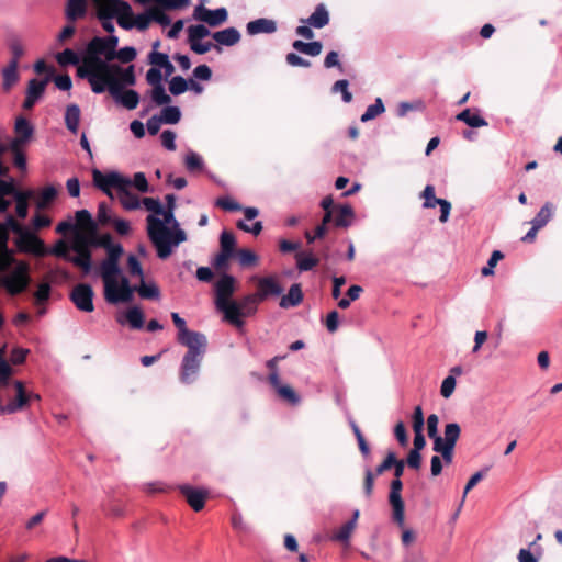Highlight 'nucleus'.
I'll list each match as a JSON object with an SVG mask.
<instances>
[{"label": "nucleus", "mask_w": 562, "mask_h": 562, "mask_svg": "<svg viewBox=\"0 0 562 562\" xmlns=\"http://www.w3.org/2000/svg\"><path fill=\"white\" fill-rule=\"evenodd\" d=\"M14 134L15 136L10 144V149L24 147L33 137L34 127L29 120L23 116H19L15 120Z\"/></svg>", "instance_id": "21"}, {"label": "nucleus", "mask_w": 562, "mask_h": 562, "mask_svg": "<svg viewBox=\"0 0 562 562\" xmlns=\"http://www.w3.org/2000/svg\"><path fill=\"white\" fill-rule=\"evenodd\" d=\"M220 243H221V250L229 252L232 255L234 254L236 239L232 233H229L227 231L222 232Z\"/></svg>", "instance_id": "53"}, {"label": "nucleus", "mask_w": 562, "mask_h": 562, "mask_svg": "<svg viewBox=\"0 0 562 562\" xmlns=\"http://www.w3.org/2000/svg\"><path fill=\"white\" fill-rule=\"evenodd\" d=\"M100 247L106 250V257L110 258L112 254H116V262L124 252L122 245L113 244L112 236L110 234H98V227L87 233L76 231V234L70 243V248L76 252L74 258V266L79 268L83 276L90 273L92 269V251L91 248Z\"/></svg>", "instance_id": "2"}, {"label": "nucleus", "mask_w": 562, "mask_h": 562, "mask_svg": "<svg viewBox=\"0 0 562 562\" xmlns=\"http://www.w3.org/2000/svg\"><path fill=\"white\" fill-rule=\"evenodd\" d=\"M97 8L98 18H117V22L122 27L128 29L134 26L140 30V13L133 16L132 24L125 21V16L131 14V7L123 0H93Z\"/></svg>", "instance_id": "8"}, {"label": "nucleus", "mask_w": 562, "mask_h": 562, "mask_svg": "<svg viewBox=\"0 0 562 562\" xmlns=\"http://www.w3.org/2000/svg\"><path fill=\"white\" fill-rule=\"evenodd\" d=\"M212 37L220 45L233 46L239 42L240 33L235 27H227L213 33Z\"/></svg>", "instance_id": "30"}, {"label": "nucleus", "mask_w": 562, "mask_h": 562, "mask_svg": "<svg viewBox=\"0 0 562 562\" xmlns=\"http://www.w3.org/2000/svg\"><path fill=\"white\" fill-rule=\"evenodd\" d=\"M97 220L103 226L110 225L112 223L113 217L111 216L110 210L105 202H101L99 204Z\"/></svg>", "instance_id": "60"}, {"label": "nucleus", "mask_w": 562, "mask_h": 562, "mask_svg": "<svg viewBox=\"0 0 562 562\" xmlns=\"http://www.w3.org/2000/svg\"><path fill=\"white\" fill-rule=\"evenodd\" d=\"M385 111V106L383 104V101L381 98H376L375 99V102L371 105H369L367 108V110L364 111V113L361 115V122H369L373 119H375L376 116L381 115L382 113H384Z\"/></svg>", "instance_id": "45"}, {"label": "nucleus", "mask_w": 562, "mask_h": 562, "mask_svg": "<svg viewBox=\"0 0 562 562\" xmlns=\"http://www.w3.org/2000/svg\"><path fill=\"white\" fill-rule=\"evenodd\" d=\"M119 70L120 66L108 64L102 58H94L86 54L82 65L77 69V75L88 79L94 93H103L106 89L110 93H115Z\"/></svg>", "instance_id": "5"}, {"label": "nucleus", "mask_w": 562, "mask_h": 562, "mask_svg": "<svg viewBox=\"0 0 562 562\" xmlns=\"http://www.w3.org/2000/svg\"><path fill=\"white\" fill-rule=\"evenodd\" d=\"M70 250V245H68L64 239L57 240L52 248L47 249L48 255H53L57 258H63L64 260L71 262L74 265V258H76V255L71 256L69 254Z\"/></svg>", "instance_id": "41"}, {"label": "nucleus", "mask_w": 562, "mask_h": 562, "mask_svg": "<svg viewBox=\"0 0 562 562\" xmlns=\"http://www.w3.org/2000/svg\"><path fill=\"white\" fill-rule=\"evenodd\" d=\"M355 529V522L347 521L331 536V540L348 544Z\"/></svg>", "instance_id": "43"}, {"label": "nucleus", "mask_w": 562, "mask_h": 562, "mask_svg": "<svg viewBox=\"0 0 562 562\" xmlns=\"http://www.w3.org/2000/svg\"><path fill=\"white\" fill-rule=\"evenodd\" d=\"M215 205L226 211H240L243 209L239 203L228 196L218 198Z\"/></svg>", "instance_id": "63"}, {"label": "nucleus", "mask_w": 562, "mask_h": 562, "mask_svg": "<svg viewBox=\"0 0 562 562\" xmlns=\"http://www.w3.org/2000/svg\"><path fill=\"white\" fill-rule=\"evenodd\" d=\"M117 42L119 40L114 35H110L108 37H93L87 46L86 54L94 58H101V56H103V60L110 64L114 60Z\"/></svg>", "instance_id": "13"}, {"label": "nucleus", "mask_w": 562, "mask_h": 562, "mask_svg": "<svg viewBox=\"0 0 562 562\" xmlns=\"http://www.w3.org/2000/svg\"><path fill=\"white\" fill-rule=\"evenodd\" d=\"M87 12L86 0H68L66 8V16L69 21H76L83 18Z\"/></svg>", "instance_id": "36"}, {"label": "nucleus", "mask_w": 562, "mask_h": 562, "mask_svg": "<svg viewBox=\"0 0 562 562\" xmlns=\"http://www.w3.org/2000/svg\"><path fill=\"white\" fill-rule=\"evenodd\" d=\"M93 295L91 285L80 283L71 290L70 300L79 311L90 313L94 310Z\"/></svg>", "instance_id": "18"}, {"label": "nucleus", "mask_w": 562, "mask_h": 562, "mask_svg": "<svg viewBox=\"0 0 562 562\" xmlns=\"http://www.w3.org/2000/svg\"><path fill=\"white\" fill-rule=\"evenodd\" d=\"M422 198L425 200L423 206L425 209H432L436 205L440 206V217L439 221L441 223H446L449 218L451 211V203L445 199L435 196V188L431 184H427L422 192Z\"/></svg>", "instance_id": "20"}, {"label": "nucleus", "mask_w": 562, "mask_h": 562, "mask_svg": "<svg viewBox=\"0 0 562 562\" xmlns=\"http://www.w3.org/2000/svg\"><path fill=\"white\" fill-rule=\"evenodd\" d=\"M115 319L120 325H128L132 329H140V306H133L117 312Z\"/></svg>", "instance_id": "26"}, {"label": "nucleus", "mask_w": 562, "mask_h": 562, "mask_svg": "<svg viewBox=\"0 0 562 562\" xmlns=\"http://www.w3.org/2000/svg\"><path fill=\"white\" fill-rule=\"evenodd\" d=\"M160 296L159 288L154 282H145L143 280V300H158Z\"/></svg>", "instance_id": "57"}, {"label": "nucleus", "mask_w": 562, "mask_h": 562, "mask_svg": "<svg viewBox=\"0 0 562 562\" xmlns=\"http://www.w3.org/2000/svg\"><path fill=\"white\" fill-rule=\"evenodd\" d=\"M403 483L400 477L391 483V491L389 495V502L392 507V518L401 527L404 528L405 524V505L401 495Z\"/></svg>", "instance_id": "16"}, {"label": "nucleus", "mask_w": 562, "mask_h": 562, "mask_svg": "<svg viewBox=\"0 0 562 562\" xmlns=\"http://www.w3.org/2000/svg\"><path fill=\"white\" fill-rule=\"evenodd\" d=\"M269 382L274 387L280 397L292 404L299 403L300 398L294 392V390L290 385L281 383L278 372L270 373Z\"/></svg>", "instance_id": "27"}, {"label": "nucleus", "mask_w": 562, "mask_h": 562, "mask_svg": "<svg viewBox=\"0 0 562 562\" xmlns=\"http://www.w3.org/2000/svg\"><path fill=\"white\" fill-rule=\"evenodd\" d=\"M76 218V231H80L87 233L89 231H93V228L98 227L97 223L93 221L91 214L87 210H79L75 214Z\"/></svg>", "instance_id": "35"}, {"label": "nucleus", "mask_w": 562, "mask_h": 562, "mask_svg": "<svg viewBox=\"0 0 562 562\" xmlns=\"http://www.w3.org/2000/svg\"><path fill=\"white\" fill-rule=\"evenodd\" d=\"M457 120L464 122L471 127L486 126L487 122L479 114L472 113L469 109H465L457 115Z\"/></svg>", "instance_id": "42"}, {"label": "nucleus", "mask_w": 562, "mask_h": 562, "mask_svg": "<svg viewBox=\"0 0 562 562\" xmlns=\"http://www.w3.org/2000/svg\"><path fill=\"white\" fill-rule=\"evenodd\" d=\"M50 295V285L47 282L41 283L37 286L36 292L34 293L35 296V303L41 304L46 302L49 299Z\"/></svg>", "instance_id": "62"}, {"label": "nucleus", "mask_w": 562, "mask_h": 562, "mask_svg": "<svg viewBox=\"0 0 562 562\" xmlns=\"http://www.w3.org/2000/svg\"><path fill=\"white\" fill-rule=\"evenodd\" d=\"M165 7L158 2L157 5H151L143 9V30L147 29L150 23L156 22L161 26L170 24L171 20L165 12Z\"/></svg>", "instance_id": "23"}, {"label": "nucleus", "mask_w": 562, "mask_h": 562, "mask_svg": "<svg viewBox=\"0 0 562 562\" xmlns=\"http://www.w3.org/2000/svg\"><path fill=\"white\" fill-rule=\"evenodd\" d=\"M180 492L186 497L188 504L192 507L193 510L200 512L203 509L205 499L207 497L206 491L194 488L190 485H181Z\"/></svg>", "instance_id": "25"}, {"label": "nucleus", "mask_w": 562, "mask_h": 562, "mask_svg": "<svg viewBox=\"0 0 562 562\" xmlns=\"http://www.w3.org/2000/svg\"><path fill=\"white\" fill-rule=\"evenodd\" d=\"M18 68L19 66L15 65V61H10L9 65L2 69V90L4 92H9L18 83L20 79Z\"/></svg>", "instance_id": "29"}, {"label": "nucleus", "mask_w": 562, "mask_h": 562, "mask_svg": "<svg viewBox=\"0 0 562 562\" xmlns=\"http://www.w3.org/2000/svg\"><path fill=\"white\" fill-rule=\"evenodd\" d=\"M136 49L133 47H124L120 50H115L114 59H119L121 63H130L136 57Z\"/></svg>", "instance_id": "61"}, {"label": "nucleus", "mask_w": 562, "mask_h": 562, "mask_svg": "<svg viewBox=\"0 0 562 562\" xmlns=\"http://www.w3.org/2000/svg\"><path fill=\"white\" fill-rule=\"evenodd\" d=\"M8 195H12L15 203H24L34 196V191H20L15 188L13 181L0 180V213H4L11 204L10 201L5 199Z\"/></svg>", "instance_id": "17"}, {"label": "nucleus", "mask_w": 562, "mask_h": 562, "mask_svg": "<svg viewBox=\"0 0 562 562\" xmlns=\"http://www.w3.org/2000/svg\"><path fill=\"white\" fill-rule=\"evenodd\" d=\"M50 77H46L43 80L31 79L27 83L26 95L23 101V109L31 110L37 102V100L43 95L47 83L49 82Z\"/></svg>", "instance_id": "22"}, {"label": "nucleus", "mask_w": 562, "mask_h": 562, "mask_svg": "<svg viewBox=\"0 0 562 562\" xmlns=\"http://www.w3.org/2000/svg\"><path fill=\"white\" fill-rule=\"evenodd\" d=\"M260 301L254 293L245 295L239 301L232 302V308H227L224 313V319L231 325L241 328L244 318L254 315Z\"/></svg>", "instance_id": "11"}, {"label": "nucleus", "mask_w": 562, "mask_h": 562, "mask_svg": "<svg viewBox=\"0 0 562 562\" xmlns=\"http://www.w3.org/2000/svg\"><path fill=\"white\" fill-rule=\"evenodd\" d=\"M352 216L353 212L351 206L341 205L336 215L335 224L339 227H347L350 225Z\"/></svg>", "instance_id": "46"}, {"label": "nucleus", "mask_w": 562, "mask_h": 562, "mask_svg": "<svg viewBox=\"0 0 562 562\" xmlns=\"http://www.w3.org/2000/svg\"><path fill=\"white\" fill-rule=\"evenodd\" d=\"M25 244V250L32 252L37 257H44L48 255L47 248L44 241L34 234H25L23 236Z\"/></svg>", "instance_id": "31"}, {"label": "nucleus", "mask_w": 562, "mask_h": 562, "mask_svg": "<svg viewBox=\"0 0 562 562\" xmlns=\"http://www.w3.org/2000/svg\"><path fill=\"white\" fill-rule=\"evenodd\" d=\"M292 46L295 50L308 56H318L323 49L322 43L317 41L305 43L297 40L293 42Z\"/></svg>", "instance_id": "40"}, {"label": "nucleus", "mask_w": 562, "mask_h": 562, "mask_svg": "<svg viewBox=\"0 0 562 562\" xmlns=\"http://www.w3.org/2000/svg\"><path fill=\"white\" fill-rule=\"evenodd\" d=\"M250 281L256 283L257 291L254 294L260 302H263L269 297L280 296L283 293V288L279 282V278L274 274L265 277L252 276Z\"/></svg>", "instance_id": "15"}, {"label": "nucleus", "mask_w": 562, "mask_h": 562, "mask_svg": "<svg viewBox=\"0 0 562 562\" xmlns=\"http://www.w3.org/2000/svg\"><path fill=\"white\" fill-rule=\"evenodd\" d=\"M297 259V268L300 271H308L313 269L317 263L318 259L315 258L313 255H304L302 252H299L296 255Z\"/></svg>", "instance_id": "48"}, {"label": "nucleus", "mask_w": 562, "mask_h": 562, "mask_svg": "<svg viewBox=\"0 0 562 562\" xmlns=\"http://www.w3.org/2000/svg\"><path fill=\"white\" fill-rule=\"evenodd\" d=\"M12 368L0 360V416L13 414L25 408V387L21 381L11 379Z\"/></svg>", "instance_id": "7"}, {"label": "nucleus", "mask_w": 562, "mask_h": 562, "mask_svg": "<svg viewBox=\"0 0 562 562\" xmlns=\"http://www.w3.org/2000/svg\"><path fill=\"white\" fill-rule=\"evenodd\" d=\"M456 384L457 382L453 375H448L447 378H445L440 387L441 396L445 398H449L456 389Z\"/></svg>", "instance_id": "59"}, {"label": "nucleus", "mask_w": 562, "mask_h": 562, "mask_svg": "<svg viewBox=\"0 0 562 562\" xmlns=\"http://www.w3.org/2000/svg\"><path fill=\"white\" fill-rule=\"evenodd\" d=\"M553 213L554 205L551 202H547L543 204L537 215L531 220L530 224H535L539 228H542L550 222Z\"/></svg>", "instance_id": "39"}, {"label": "nucleus", "mask_w": 562, "mask_h": 562, "mask_svg": "<svg viewBox=\"0 0 562 562\" xmlns=\"http://www.w3.org/2000/svg\"><path fill=\"white\" fill-rule=\"evenodd\" d=\"M147 63L150 66L146 72V81L151 86L150 99L156 105H167L171 98L165 89L164 79L173 74L175 67L167 54L155 50L148 54Z\"/></svg>", "instance_id": "6"}, {"label": "nucleus", "mask_w": 562, "mask_h": 562, "mask_svg": "<svg viewBox=\"0 0 562 562\" xmlns=\"http://www.w3.org/2000/svg\"><path fill=\"white\" fill-rule=\"evenodd\" d=\"M302 300H303V293H302L301 286H300V284L295 283V284L291 285L288 294L282 295L279 304H280V307H282V308H289V307L297 306L302 302Z\"/></svg>", "instance_id": "33"}, {"label": "nucleus", "mask_w": 562, "mask_h": 562, "mask_svg": "<svg viewBox=\"0 0 562 562\" xmlns=\"http://www.w3.org/2000/svg\"><path fill=\"white\" fill-rule=\"evenodd\" d=\"M167 205L154 198H143V206L149 212L147 221V234L159 259L169 258L188 236L175 217L176 198L172 194L166 196Z\"/></svg>", "instance_id": "1"}, {"label": "nucleus", "mask_w": 562, "mask_h": 562, "mask_svg": "<svg viewBox=\"0 0 562 562\" xmlns=\"http://www.w3.org/2000/svg\"><path fill=\"white\" fill-rule=\"evenodd\" d=\"M79 122H80V109L77 104H69L66 108L65 113V124L67 128L76 134L79 128Z\"/></svg>", "instance_id": "38"}, {"label": "nucleus", "mask_w": 562, "mask_h": 562, "mask_svg": "<svg viewBox=\"0 0 562 562\" xmlns=\"http://www.w3.org/2000/svg\"><path fill=\"white\" fill-rule=\"evenodd\" d=\"M58 195V189L55 186H46L43 188L37 195L36 207L38 210L46 209Z\"/></svg>", "instance_id": "37"}, {"label": "nucleus", "mask_w": 562, "mask_h": 562, "mask_svg": "<svg viewBox=\"0 0 562 562\" xmlns=\"http://www.w3.org/2000/svg\"><path fill=\"white\" fill-rule=\"evenodd\" d=\"M164 124H176L181 119V111L178 106L167 105L158 114Z\"/></svg>", "instance_id": "44"}, {"label": "nucleus", "mask_w": 562, "mask_h": 562, "mask_svg": "<svg viewBox=\"0 0 562 562\" xmlns=\"http://www.w3.org/2000/svg\"><path fill=\"white\" fill-rule=\"evenodd\" d=\"M504 258V255L499 250H494L487 261V265L482 268L481 273L484 277L493 276L494 268L498 263L499 260Z\"/></svg>", "instance_id": "51"}, {"label": "nucleus", "mask_w": 562, "mask_h": 562, "mask_svg": "<svg viewBox=\"0 0 562 562\" xmlns=\"http://www.w3.org/2000/svg\"><path fill=\"white\" fill-rule=\"evenodd\" d=\"M30 283V267L24 261L19 262L16 268L9 276L2 279V285L12 296L24 292L29 288Z\"/></svg>", "instance_id": "12"}, {"label": "nucleus", "mask_w": 562, "mask_h": 562, "mask_svg": "<svg viewBox=\"0 0 562 562\" xmlns=\"http://www.w3.org/2000/svg\"><path fill=\"white\" fill-rule=\"evenodd\" d=\"M189 88V82L181 76H175L169 81V91L173 95H179L186 92Z\"/></svg>", "instance_id": "47"}, {"label": "nucleus", "mask_w": 562, "mask_h": 562, "mask_svg": "<svg viewBox=\"0 0 562 562\" xmlns=\"http://www.w3.org/2000/svg\"><path fill=\"white\" fill-rule=\"evenodd\" d=\"M206 342L205 338L190 345H184L188 348V352L181 362L180 381L182 383L190 384L195 381L206 350Z\"/></svg>", "instance_id": "9"}, {"label": "nucleus", "mask_w": 562, "mask_h": 562, "mask_svg": "<svg viewBox=\"0 0 562 562\" xmlns=\"http://www.w3.org/2000/svg\"><path fill=\"white\" fill-rule=\"evenodd\" d=\"M209 35L210 30L204 24H196L188 27L189 40H202Z\"/></svg>", "instance_id": "56"}, {"label": "nucleus", "mask_w": 562, "mask_h": 562, "mask_svg": "<svg viewBox=\"0 0 562 562\" xmlns=\"http://www.w3.org/2000/svg\"><path fill=\"white\" fill-rule=\"evenodd\" d=\"M238 261L243 267L256 265L258 261L257 255L249 249H239L237 252Z\"/></svg>", "instance_id": "55"}, {"label": "nucleus", "mask_w": 562, "mask_h": 562, "mask_svg": "<svg viewBox=\"0 0 562 562\" xmlns=\"http://www.w3.org/2000/svg\"><path fill=\"white\" fill-rule=\"evenodd\" d=\"M193 18L196 21H201L210 26H218L227 21L228 13L225 8H218L215 10H210L200 3L194 8Z\"/></svg>", "instance_id": "19"}, {"label": "nucleus", "mask_w": 562, "mask_h": 562, "mask_svg": "<svg viewBox=\"0 0 562 562\" xmlns=\"http://www.w3.org/2000/svg\"><path fill=\"white\" fill-rule=\"evenodd\" d=\"M9 48L12 55L10 61H15V65L19 66L20 58L24 55V47L20 40L14 38L10 42Z\"/></svg>", "instance_id": "58"}, {"label": "nucleus", "mask_w": 562, "mask_h": 562, "mask_svg": "<svg viewBox=\"0 0 562 562\" xmlns=\"http://www.w3.org/2000/svg\"><path fill=\"white\" fill-rule=\"evenodd\" d=\"M301 22L306 23L315 29H322L328 24L329 14L324 4H318L311 16L306 20H301Z\"/></svg>", "instance_id": "32"}, {"label": "nucleus", "mask_w": 562, "mask_h": 562, "mask_svg": "<svg viewBox=\"0 0 562 562\" xmlns=\"http://www.w3.org/2000/svg\"><path fill=\"white\" fill-rule=\"evenodd\" d=\"M135 83V74L134 67L128 66L127 68L120 67L119 75L116 76V87L117 90L115 93H111L116 101H119L124 108L128 110H133L137 108L139 102V95L135 90H126L123 91L125 86H132Z\"/></svg>", "instance_id": "10"}, {"label": "nucleus", "mask_w": 562, "mask_h": 562, "mask_svg": "<svg viewBox=\"0 0 562 562\" xmlns=\"http://www.w3.org/2000/svg\"><path fill=\"white\" fill-rule=\"evenodd\" d=\"M184 165L189 171H196L202 169L203 160L200 155L190 150L184 157Z\"/></svg>", "instance_id": "49"}, {"label": "nucleus", "mask_w": 562, "mask_h": 562, "mask_svg": "<svg viewBox=\"0 0 562 562\" xmlns=\"http://www.w3.org/2000/svg\"><path fill=\"white\" fill-rule=\"evenodd\" d=\"M161 145L168 149V150H175L176 149V134L170 131L166 130L160 135Z\"/></svg>", "instance_id": "64"}, {"label": "nucleus", "mask_w": 562, "mask_h": 562, "mask_svg": "<svg viewBox=\"0 0 562 562\" xmlns=\"http://www.w3.org/2000/svg\"><path fill=\"white\" fill-rule=\"evenodd\" d=\"M100 276L104 284V299L109 304L130 303L135 292L140 294V285H131L127 277L122 273L116 254L102 260Z\"/></svg>", "instance_id": "4"}, {"label": "nucleus", "mask_w": 562, "mask_h": 562, "mask_svg": "<svg viewBox=\"0 0 562 562\" xmlns=\"http://www.w3.org/2000/svg\"><path fill=\"white\" fill-rule=\"evenodd\" d=\"M236 280L231 274L222 276L215 283V305L221 313H225L227 308H232V295L235 292Z\"/></svg>", "instance_id": "14"}, {"label": "nucleus", "mask_w": 562, "mask_h": 562, "mask_svg": "<svg viewBox=\"0 0 562 562\" xmlns=\"http://www.w3.org/2000/svg\"><path fill=\"white\" fill-rule=\"evenodd\" d=\"M460 434V426L457 423H449L445 426V437L439 436L435 440H440L442 446L456 447Z\"/></svg>", "instance_id": "34"}, {"label": "nucleus", "mask_w": 562, "mask_h": 562, "mask_svg": "<svg viewBox=\"0 0 562 562\" xmlns=\"http://www.w3.org/2000/svg\"><path fill=\"white\" fill-rule=\"evenodd\" d=\"M348 81L346 79L338 80L334 83L331 91L334 93H341L342 101L349 103L352 100V94L348 89Z\"/></svg>", "instance_id": "54"}, {"label": "nucleus", "mask_w": 562, "mask_h": 562, "mask_svg": "<svg viewBox=\"0 0 562 562\" xmlns=\"http://www.w3.org/2000/svg\"><path fill=\"white\" fill-rule=\"evenodd\" d=\"M172 321L178 328V341L181 345H190L192 342H196L198 340L205 339L206 337L198 331H192L187 328L186 321L180 317L178 313L171 314Z\"/></svg>", "instance_id": "24"}, {"label": "nucleus", "mask_w": 562, "mask_h": 562, "mask_svg": "<svg viewBox=\"0 0 562 562\" xmlns=\"http://www.w3.org/2000/svg\"><path fill=\"white\" fill-rule=\"evenodd\" d=\"M246 30L249 35H257L260 33L271 34L277 31V23L273 20L260 18L248 22Z\"/></svg>", "instance_id": "28"}, {"label": "nucleus", "mask_w": 562, "mask_h": 562, "mask_svg": "<svg viewBox=\"0 0 562 562\" xmlns=\"http://www.w3.org/2000/svg\"><path fill=\"white\" fill-rule=\"evenodd\" d=\"M432 449H434V451H436L437 453H440V454H441L442 460H443L447 464H450V463L452 462V460H453V451H454V447L442 446L440 440H435L434 446H432Z\"/></svg>", "instance_id": "52"}, {"label": "nucleus", "mask_w": 562, "mask_h": 562, "mask_svg": "<svg viewBox=\"0 0 562 562\" xmlns=\"http://www.w3.org/2000/svg\"><path fill=\"white\" fill-rule=\"evenodd\" d=\"M92 181L94 187L111 200L116 196L125 210H136L140 206L138 196L132 192L133 188L140 191V171L135 172L130 179L116 171L103 173L99 169H93Z\"/></svg>", "instance_id": "3"}, {"label": "nucleus", "mask_w": 562, "mask_h": 562, "mask_svg": "<svg viewBox=\"0 0 562 562\" xmlns=\"http://www.w3.org/2000/svg\"><path fill=\"white\" fill-rule=\"evenodd\" d=\"M56 59H57L58 64L61 66L79 64L78 55L70 48H66L61 53H59L56 56Z\"/></svg>", "instance_id": "50"}]
</instances>
